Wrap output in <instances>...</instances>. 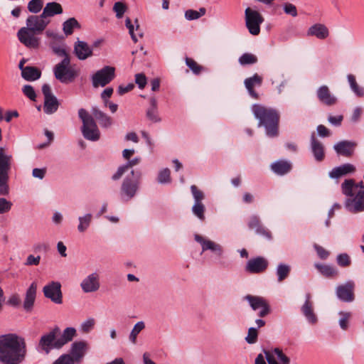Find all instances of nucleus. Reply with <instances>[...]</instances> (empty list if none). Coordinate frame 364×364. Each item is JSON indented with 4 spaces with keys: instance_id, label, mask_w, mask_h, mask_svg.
I'll return each mask as SVG.
<instances>
[{
    "instance_id": "obj_1",
    "label": "nucleus",
    "mask_w": 364,
    "mask_h": 364,
    "mask_svg": "<svg viewBox=\"0 0 364 364\" xmlns=\"http://www.w3.org/2000/svg\"><path fill=\"white\" fill-rule=\"evenodd\" d=\"M26 355V345L23 338L16 333L0 336V363L20 364Z\"/></svg>"
},
{
    "instance_id": "obj_2",
    "label": "nucleus",
    "mask_w": 364,
    "mask_h": 364,
    "mask_svg": "<svg viewBox=\"0 0 364 364\" xmlns=\"http://www.w3.org/2000/svg\"><path fill=\"white\" fill-rule=\"evenodd\" d=\"M50 20L43 14L29 16L26 19V26L20 28L17 33L19 41L29 48H37L40 44V38L36 36L43 33Z\"/></svg>"
},
{
    "instance_id": "obj_3",
    "label": "nucleus",
    "mask_w": 364,
    "mask_h": 364,
    "mask_svg": "<svg viewBox=\"0 0 364 364\" xmlns=\"http://www.w3.org/2000/svg\"><path fill=\"white\" fill-rule=\"evenodd\" d=\"M55 77L62 83L73 82L78 75V71L70 65V56L63 59L53 68Z\"/></svg>"
},
{
    "instance_id": "obj_4",
    "label": "nucleus",
    "mask_w": 364,
    "mask_h": 364,
    "mask_svg": "<svg viewBox=\"0 0 364 364\" xmlns=\"http://www.w3.org/2000/svg\"><path fill=\"white\" fill-rule=\"evenodd\" d=\"M12 156L6 154L3 149H0V195L7 196L9 193V171L11 166Z\"/></svg>"
},
{
    "instance_id": "obj_5",
    "label": "nucleus",
    "mask_w": 364,
    "mask_h": 364,
    "mask_svg": "<svg viewBox=\"0 0 364 364\" xmlns=\"http://www.w3.org/2000/svg\"><path fill=\"white\" fill-rule=\"evenodd\" d=\"M131 173L132 178L127 176L121 186L120 196L124 201L131 200L135 196L139 188L141 173L137 172L135 174L134 171H132Z\"/></svg>"
},
{
    "instance_id": "obj_6",
    "label": "nucleus",
    "mask_w": 364,
    "mask_h": 364,
    "mask_svg": "<svg viewBox=\"0 0 364 364\" xmlns=\"http://www.w3.org/2000/svg\"><path fill=\"white\" fill-rule=\"evenodd\" d=\"M245 25L248 31L253 36H257L260 33V25L264 22V18L261 14L250 7L245 11Z\"/></svg>"
},
{
    "instance_id": "obj_7",
    "label": "nucleus",
    "mask_w": 364,
    "mask_h": 364,
    "mask_svg": "<svg viewBox=\"0 0 364 364\" xmlns=\"http://www.w3.org/2000/svg\"><path fill=\"white\" fill-rule=\"evenodd\" d=\"M115 68L109 65L103 67L92 76V84L94 87H105L114 79Z\"/></svg>"
},
{
    "instance_id": "obj_8",
    "label": "nucleus",
    "mask_w": 364,
    "mask_h": 364,
    "mask_svg": "<svg viewBox=\"0 0 364 364\" xmlns=\"http://www.w3.org/2000/svg\"><path fill=\"white\" fill-rule=\"evenodd\" d=\"M82 122V133L83 136L90 141H97L100 139V132L97 129L92 115H80Z\"/></svg>"
},
{
    "instance_id": "obj_9",
    "label": "nucleus",
    "mask_w": 364,
    "mask_h": 364,
    "mask_svg": "<svg viewBox=\"0 0 364 364\" xmlns=\"http://www.w3.org/2000/svg\"><path fill=\"white\" fill-rule=\"evenodd\" d=\"M191 191L194 199L192 212L198 219L204 220L205 207L202 201L205 198V194L195 185L191 186Z\"/></svg>"
},
{
    "instance_id": "obj_10",
    "label": "nucleus",
    "mask_w": 364,
    "mask_h": 364,
    "mask_svg": "<svg viewBox=\"0 0 364 364\" xmlns=\"http://www.w3.org/2000/svg\"><path fill=\"white\" fill-rule=\"evenodd\" d=\"M244 299L248 301L253 311L259 310L258 316L259 317H264L270 313L269 304L263 297L248 294Z\"/></svg>"
},
{
    "instance_id": "obj_11",
    "label": "nucleus",
    "mask_w": 364,
    "mask_h": 364,
    "mask_svg": "<svg viewBox=\"0 0 364 364\" xmlns=\"http://www.w3.org/2000/svg\"><path fill=\"white\" fill-rule=\"evenodd\" d=\"M42 92L44 95V111L50 114L55 112L60 103L52 93L50 86L48 84H44L42 86Z\"/></svg>"
},
{
    "instance_id": "obj_12",
    "label": "nucleus",
    "mask_w": 364,
    "mask_h": 364,
    "mask_svg": "<svg viewBox=\"0 0 364 364\" xmlns=\"http://www.w3.org/2000/svg\"><path fill=\"white\" fill-rule=\"evenodd\" d=\"M44 296L53 302L60 304L63 302L61 284L58 282H51L43 288Z\"/></svg>"
},
{
    "instance_id": "obj_13",
    "label": "nucleus",
    "mask_w": 364,
    "mask_h": 364,
    "mask_svg": "<svg viewBox=\"0 0 364 364\" xmlns=\"http://www.w3.org/2000/svg\"><path fill=\"white\" fill-rule=\"evenodd\" d=\"M268 265V260L259 256L249 259L246 263L245 270L250 274H260L267 269Z\"/></svg>"
},
{
    "instance_id": "obj_14",
    "label": "nucleus",
    "mask_w": 364,
    "mask_h": 364,
    "mask_svg": "<svg viewBox=\"0 0 364 364\" xmlns=\"http://www.w3.org/2000/svg\"><path fill=\"white\" fill-rule=\"evenodd\" d=\"M346 207L351 213L364 211V190H358L346 200Z\"/></svg>"
},
{
    "instance_id": "obj_15",
    "label": "nucleus",
    "mask_w": 364,
    "mask_h": 364,
    "mask_svg": "<svg viewBox=\"0 0 364 364\" xmlns=\"http://www.w3.org/2000/svg\"><path fill=\"white\" fill-rule=\"evenodd\" d=\"M259 120V125H263L269 136H274L277 134L278 115H256Z\"/></svg>"
},
{
    "instance_id": "obj_16",
    "label": "nucleus",
    "mask_w": 364,
    "mask_h": 364,
    "mask_svg": "<svg viewBox=\"0 0 364 364\" xmlns=\"http://www.w3.org/2000/svg\"><path fill=\"white\" fill-rule=\"evenodd\" d=\"M89 349V344L85 341H75L71 344L70 355L75 363H80Z\"/></svg>"
},
{
    "instance_id": "obj_17",
    "label": "nucleus",
    "mask_w": 364,
    "mask_h": 364,
    "mask_svg": "<svg viewBox=\"0 0 364 364\" xmlns=\"http://www.w3.org/2000/svg\"><path fill=\"white\" fill-rule=\"evenodd\" d=\"M59 332L60 328L58 327H55L50 332L43 335L39 341V347L46 353L48 354L52 349L55 348V343L57 340L55 339V337Z\"/></svg>"
},
{
    "instance_id": "obj_18",
    "label": "nucleus",
    "mask_w": 364,
    "mask_h": 364,
    "mask_svg": "<svg viewBox=\"0 0 364 364\" xmlns=\"http://www.w3.org/2000/svg\"><path fill=\"white\" fill-rule=\"evenodd\" d=\"M356 146V142L343 140L335 144L333 149L338 155L350 157L353 154Z\"/></svg>"
},
{
    "instance_id": "obj_19",
    "label": "nucleus",
    "mask_w": 364,
    "mask_h": 364,
    "mask_svg": "<svg viewBox=\"0 0 364 364\" xmlns=\"http://www.w3.org/2000/svg\"><path fill=\"white\" fill-rule=\"evenodd\" d=\"M195 240L201 245L203 252L210 250L217 256H222L223 251L222 247L219 244L212 240L205 239L202 236L197 234L195 235Z\"/></svg>"
},
{
    "instance_id": "obj_20",
    "label": "nucleus",
    "mask_w": 364,
    "mask_h": 364,
    "mask_svg": "<svg viewBox=\"0 0 364 364\" xmlns=\"http://www.w3.org/2000/svg\"><path fill=\"white\" fill-rule=\"evenodd\" d=\"M74 53L80 60H85L92 56V48L85 42L77 40L74 44Z\"/></svg>"
},
{
    "instance_id": "obj_21",
    "label": "nucleus",
    "mask_w": 364,
    "mask_h": 364,
    "mask_svg": "<svg viewBox=\"0 0 364 364\" xmlns=\"http://www.w3.org/2000/svg\"><path fill=\"white\" fill-rule=\"evenodd\" d=\"M320 102L326 106H333L337 103V98L331 92L326 85L321 86L316 92Z\"/></svg>"
},
{
    "instance_id": "obj_22",
    "label": "nucleus",
    "mask_w": 364,
    "mask_h": 364,
    "mask_svg": "<svg viewBox=\"0 0 364 364\" xmlns=\"http://www.w3.org/2000/svg\"><path fill=\"white\" fill-rule=\"evenodd\" d=\"M81 288L85 293L94 292L99 289V276L97 273H92L81 282Z\"/></svg>"
},
{
    "instance_id": "obj_23",
    "label": "nucleus",
    "mask_w": 364,
    "mask_h": 364,
    "mask_svg": "<svg viewBox=\"0 0 364 364\" xmlns=\"http://www.w3.org/2000/svg\"><path fill=\"white\" fill-rule=\"evenodd\" d=\"M36 292L37 284L36 282H33L27 289L24 296L23 306L26 311H32L36 298Z\"/></svg>"
},
{
    "instance_id": "obj_24",
    "label": "nucleus",
    "mask_w": 364,
    "mask_h": 364,
    "mask_svg": "<svg viewBox=\"0 0 364 364\" xmlns=\"http://www.w3.org/2000/svg\"><path fill=\"white\" fill-rule=\"evenodd\" d=\"M364 190V183L360 181L358 183H355L354 180L347 179L343 181L341 184L342 193L348 197H353L354 193H356L358 190Z\"/></svg>"
},
{
    "instance_id": "obj_25",
    "label": "nucleus",
    "mask_w": 364,
    "mask_h": 364,
    "mask_svg": "<svg viewBox=\"0 0 364 364\" xmlns=\"http://www.w3.org/2000/svg\"><path fill=\"white\" fill-rule=\"evenodd\" d=\"M306 35L307 36H315L320 40H324L329 36V31L324 24L315 23L309 28Z\"/></svg>"
},
{
    "instance_id": "obj_26",
    "label": "nucleus",
    "mask_w": 364,
    "mask_h": 364,
    "mask_svg": "<svg viewBox=\"0 0 364 364\" xmlns=\"http://www.w3.org/2000/svg\"><path fill=\"white\" fill-rule=\"evenodd\" d=\"M77 336V331L73 327L65 328L59 338L55 341L56 349L61 348L63 346L71 341Z\"/></svg>"
},
{
    "instance_id": "obj_27",
    "label": "nucleus",
    "mask_w": 364,
    "mask_h": 364,
    "mask_svg": "<svg viewBox=\"0 0 364 364\" xmlns=\"http://www.w3.org/2000/svg\"><path fill=\"white\" fill-rule=\"evenodd\" d=\"M355 171L354 165L347 163L341 166L333 168L328 173L329 177L331 178H338L342 176H346L349 173H353Z\"/></svg>"
},
{
    "instance_id": "obj_28",
    "label": "nucleus",
    "mask_w": 364,
    "mask_h": 364,
    "mask_svg": "<svg viewBox=\"0 0 364 364\" xmlns=\"http://www.w3.org/2000/svg\"><path fill=\"white\" fill-rule=\"evenodd\" d=\"M337 296L342 301L350 302L353 300V285L347 283L345 285L338 286L336 289Z\"/></svg>"
},
{
    "instance_id": "obj_29",
    "label": "nucleus",
    "mask_w": 364,
    "mask_h": 364,
    "mask_svg": "<svg viewBox=\"0 0 364 364\" xmlns=\"http://www.w3.org/2000/svg\"><path fill=\"white\" fill-rule=\"evenodd\" d=\"M262 82V77L257 74H255L252 77L245 80V87L252 97L255 99L258 98V94L254 90V87L261 86Z\"/></svg>"
},
{
    "instance_id": "obj_30",
    "label": "nucleus",
    "mask_w": 364,
    "mask_h": 364,
    "mask_svg": "<svg viewBox=\"0 0 364 364\" xmlns=\"http://www.w3.org/2000/svg\"><path fill=\"white\" fill-rule=\"evenodd\" d=\"M310 294H306V301L301 307V311L308 321L312 324L317 322V317L314 312L312 303L310 301Z\"/></svg>"
},
{
    "instance_id": "obj_31",
    "label": "nucleus",
    "mask_w": 364,
    "mask_h": 364,
    "mask_svg": "<svg viewBox=\"0 0 364 364\" xmlns=\"http://www.w3.org/2000/svg\"><path fill=\"white\" fill-rule=\"evenodd\" d=\"M272 171L279 176H283L291 170L292 166L290 161L287 160H278L270 166Z\"/></svg>"
},
{
    "instance_id": "obj_32",
    "label": "nucleus",
    "mask_w": 364,
    "mask_h": 364,
    "mask_svg": "<svg viewBox=\"0 0 364 364\" xmlns=\"http://www.w3.org/2000/svg\"><path fill=\"white\" fill-rule=\"evenodd\" d=\"M63 13V8L59 3L49 2L46 4L43 10V15L48 19V17H52L57 14Z\"/></svg>"
},
{
    "instance_id": "obj_33",
    "label": "nucleus",
    "mask_w": 364,
    "mask_h": 364,
    "mask_svg": "<svg viewBox=\"0 0 364 364\" xmlns=\"http://www.w3.org/2000/svg\"><path fill=\"white\" fill-rule=\"evenodd\" d=\"M311 151L316 161H321L324 159L323 146L314 136L311 137Z\"/></svg>"
},
{
    "instance_id": "obj_34",
    "label": "nucleus",
    "mask_w": 364,
    "mask_h": 364,
    "mask_svg": "<svg viewBox=\"0 0 364 364\" xmlns=\"http://www.w3.org/2000/svg\"><path fill=\"white\" fill-rule=\"evenodd\" d=\"M80 24L75 18H69L63 23V31L66 36H70L73 33L75 28L80 29Z\"/></svg>"
},
{
    "instance_id": "obj_35",
    "label": "nucleus",
    "mask_w": 364,
    "mask_h": 364,
    "mask_svg": "<svg viewBox=\"0 0 364 364\" xmlns=\"http://www.w3.org/2000/svg\"><path fill=\"white\" fill-rule=\"evenodd\" d=\"M41 75V70L32 66H26L21 75L22 77L27 81L36 80L40 78Z\"/></svg>"
},
{
    "instance_id": "obj_36",
    "label": "nucleus",
    "mask_w": 364,
    "mask_h": 364,
    "mask_svg": "<svg viewBox=\"0 0 364 364\" xmlns=\"http://www.w3.org/2000/svg\"><path fill=\"white\" fill-rule=\"evenodd\" d=\"M125 26L129 29V33L131 36L132 39L134 42H137L136 36L134 34V27L136 28V31H139L138 35L140 38L143 37V33L140 31V26L137 19H135L134 24L132 23L131 19L129 18H127L125 20Z\"/></svg>"
},
{
    "instance_id": "obj_37",
    "label": "nucleus",
    "mask_w": 364,
    "mask_h": 364,
    "mask_svg": "<svg viewBox=\"0 0 364 364\" xmlns=\"http://www.w3.org/2000/svg\"><path fill=\"white\" fill-rule=\"evenodd\" d=\"M315 267L326 277H333L338 274V270L333 266L316 263Z\"/></svg>"
},
{
    "instance_id": "obj_38",
    "label": "nucleus",
    "mask_w": 364,
    "mask_h": 364,
    "mask_svg": "<svg viewBox=\"0 0 364 364\" xmlns=\"http://www.w3.org/2000/svg\"><path fill=\"white\" fill-rule=\"evenodd\" d=\"M49 46L58 56L63 58L65 56H70L65 48V46L63 43V41H50Z\"/></svg>"
},
{
    "instance_id": "obj_39",
    "label": "nucleus",
    "mask_w": 364,
    "mask_h": 364,
    "mask_svg": "<svg viewBox=\"0 0 364 364\" xmlns=\"http://www.w3.org/2000/svg\"><path fill=\"white\" fill-rule=\"evenodd\" d=\"M348 81L349 82V85L350 86V88L352 91L359 97H362L364 95V89L359 86L356 82L355 77L352 75L349 74L347 76Z\"/></svg>"
},
{
    "instance_id": "obj_40",
    "label": "nucleus",
    "mask_w": 364,
    "mask_h": 364,
    "mask_svg": "<svg viewBox=\"0 0 364 364\" xmlns=\"http://www.w3.org/2000/svg\"><path fill=\"white\" fill-rule=\"evenodd\" d=\"M92 216L90 213H87L83 216L79 217V225L77 226V230L80 232H84L89 228L92 221Z\"/></svg>"
},
{
    "instance_id": "obj_41",
    "label": "nucleus",
    "mask_w": 364,
    "mask_h": 364,
    "mask_svg": "<svg viewBox=\"0 0 364 364\" xmlns=\"http://www.w3.org/2000/svg\"><path fill=\"white\" fill-rule=\"evenodd\" d=\"M145 328V323L144 321H141L137 322L133 327L132 330L131 331V333L129 334V338L130 341L133 344H136V338L138 334Z\"/></svg>"
},
{
    "instance_id": "obj_42",
    "label": "nucleus",
    "mask_w": 364,
    "mask_h": 364,
    "mask_svg": "<svg viewBox=\"0 0 364 364\" xmlns=\"http://www.w3.org/2000/svg\"><path fill=\"white\" fill-rule=\"evenodd\" d=\"M257 62V58L255 55L250 53L242 54L239 58V63L242 65H252Z\"/></svg>"
},
{
    "instance_id": "obj_43",
    "label": "nucleus",
    "mask_w": 364,
    "mask_h": 364,
    "mask_svg": "<svg viewBox=\"0 0 364 364\" xmlns=\"http://www.w3.org/2000/svg\"><path fill=\"white\" fill-rule=\"evenodd\" d=\"M290 272V267L285 264H279L277 268V274L278 281L282 282L285 279Z\"/></svg>"
},
{
    "instance_id": "obj_44",
    "label": "nucleus",
    "mask_w": 364,
    "mask_h": 364,
    "mask_svg": "<svg viewBox=\"0 0 364 364\" xmlns=\"http://www.w3.org/2000/svg\"><path fill=\"white\" fill-rule=\"evenodd\" d=\"M205 14V9L200 8L199 11L192 9L187 10L185 13V17L187 20L192 21L199 18Z\"/></svg>"
},
{
    "instance_id": "obj_45",
    "label": "nucleus",
    "mask_w": 364,
    "mask_h": 364,
    "mask_svg": "<svg viewBox=\"0 0 364 364\" xmlns=\"http://www.w3.org/2000/svg\"><path fill=\"white\" fill-rule=\"evenodd\" d=\"M186 64L196 75L200 74L204 70L203 66L198 65L193 59L190 58H186Z\"/></svg>"
},
{
    "instance_id": "obj_46",
    "label": "nucleus",
    "mask_w": 364,
    "mask_h": 364,
    "mask_svg": "<svg viewBox=\"0 0 364 364\" xmlns=\"http://www.w3.org/2000/svg\"><path fill=\"white\" fill-rule=\"evenodd\" d=\"M338 314L341 316L338 321L339 326L343 330H346L348 328L351 314L350 312L340 311Z\"/></svg>"
},
{
    "instance_id": "obj_47",
    "label": "nucleus",
    "mask_w": 364,
    "mask_h": 364,
    "mask_svg": "<svg viewBox=\"0 0 364 364\" xmlns=\"http://www.w3.org/2000/svg\"><path fill=\"white\" fill-rule=\"evenodd\" d=\"M43 5L42 0H31L28 4V9L31 13L37 14L42 9Z\"/></svg>"
},
{
    "instance_id": "obj_48",
    "label": "nucleus",
    "mask_w": 364,
    "mask_h": 364,
    "mask_svg": "<svg viewBox=\"0 0 364 364\" xmlns=\"http://www.w3.org/2000/svg\"><path fill=\"white\" fill-rule=\"evenodd\" d=\"M253 114H276V112L259 104H255L252 107Z\"/></svg>"
},
{
    "instance_id": "obj_49",
    "label": "nucleus",
    "mask_w": 364,
    "mask_h": 364,
    "mask_svg": "<svg viewBox=\"0 0 364 364\" xmlns=\"http://www.w3.org/2000/svg\"><path fill=\"white\" fill-rule=\"evenodd\" d=\"M95 324V321L94 318H87L80 324V330L85 333H89L94 328Z\"/></svg>"
},
{
    "instance_id": "obj_50",
    "label": "nucleus",
    "mask_w": 364,
    "mask_h": 364,
    "mask_svg": "<svg viewBox=\"0 0 364 364\" xmlns=\"http://www.w3.org/2000/svg\"><path fill=\"white\" fill-rule=\"evenodd\" d=\"M258 332L256 328L250 327L248 329L247 335L245 337V341L249 344L255 343L257 341Z\"/></svg>"
},
{
    "instance_id": "obj_51",
    "label": "nucleus",
    "mask_w": 364,
    "mask_h": 364,
    "mask_svg": "<svg viewBox=\"0 0 364 364\" xmlns=\"http://www.w3.org/2000/svg\"><path fill=\"white\" fill-rule=\"evenodd\" d=\"M336 262L339 266L343 267H348L351 263L350 258L346 253L338 255L336 258Z\"/></svg>"
},
{
    "instance_id": "obj_52",
    "label": "nucleus",
    "mask_w": 364,
    "mask_h": 364,
    "mask_svg": "<svg viewBox=\"0 0 364 364\" xmlns=\"http://www.w3.org/2000/svg\"><path fill=\"white\" fill-rule=\"evenodd\" d=\"M170 170L168 168H164L161 170L158 176V181L160 183H167L171 182Z\"/></svg>"
},
{
    "instance_id": "obj_53",
    "label": "nucleus",
    "mask_w": 364,
    "mask_h": 364,
    "mask_svg": "<svg viewBox=\"0 0 364 364\" xmlns=\"http://www.w3.org/2000/svg\"><path fill=\"white\" fill-rule=\"evenodd\" d=\"M113 10L116 13L117 18H121L127 10V6L122 2L117 1L114 4Z\"/></svg>"
},
{
    "instance_id": "obj_54",
    "label": "nucleus",
    "mask_w": 364,
    "mask_h": 364,
    "mask_svg": "<svg viewBox=\"0 0 364 364\" xmlns=\"http://www.w3.org/2000/svg\"><path fill=\"white\" fill-rule=\"evenodd\" d=\"M23 93L31 101H36V94L34 88L30 85H26L22 88Z\"/></svg>"
},
{
    "instance_id": "obj_55",
    "label": "nucleus",
    "mask_w": 364,
    "mask_h": 364,
    "mask_svg": "<svg viewBox=\"0 0 364 364\" xmlns=\"http://www.w3.org/2000/svg\"><path fill=\"white\" fill-rule=\"evenodd\" d=\"M12 207V203L4 198H0V214L8 213Z\"/></svg>"
},
{
    "instance_id": "obj_56",
    "label": "nucleus",
    "mask_w": 364,
    "mask_h": 364,
    "mask_svg": "<svg viewBox=\"0 0 364 364\" xmlns=\"http://www.w3.org/2000/svg\"><path fill=\"white\" fill-rule=\"evenodd\" d=\"M75 362L68 354L60 356L53 364H74Z\"/></svg>"
},
{
    "instance_id": "obj_57",
    "label": "nucleus",
    "mask_w": 364,
    "mask_h": 364,
    "mask_svg": "<svg viewBox=\"0 0 364 364\" xmlns=\"http://www.w3.org/2000/svg\"><path fill=\"white\" fill-rule=\"evenodd\" d=\"M274 353L277 356V358L279 360V361L283 363H289L290 359L283 353L282 350L278 348H274L273 350Z\"/></svg>"
},
{
    "instance_id": "obj_58",
    "label": "nucleus",
    "mask_w": 364,
    "mask_h": 364,
    "mask_svg": "<svg viewBox=\"0 0 364 364\" xmlns=\"http://www.w3.org/2000/svg\"><path fill=\"white\" fill-rule=\"evenodd\" d=\"M46 36L47 38H50V41H63L64 39L63 36L51 30H47L46 31Z\"/></svg>"
},
{
    "instance_id": "obj_59",
    "label": "nucleus",
    "mask_w": 364,
    "mask_h": 364,
    "mask_svg": "<svg viewBox=\"0 0 364 364\" xmlns=\"http://www.w3.org/2000/svg\"><path fill=\"white\" fill-rule=\"evenodd\" d=\"M314 247L316 250L318 256L321 259H326L329 256V252L324 249L323 247L315 244Z\"/></svg>"
},
{
    "instance_id": "obj_60",
    "label": "nucleus",
    "mask_w": 364,
    "mask_h": 364,
    "mask_svg": "<svg viewBox=\"0 0 364 364\" xmlns=\"http://www.w3.org/2000/svg\"><path fill=\"white\" fill-rule=\"evenodd\" d=\"M260 226L261 224L258 217L255 215L251 216L248 222V227L250 229H253L256 231V230L258 229Z\"/></svg>"
},
{
    "instance_id": "obj_61",
    "label": "nucleus",
    "mask_w": 364,
    "mask_h": 364,
    "mask_svg": "<svg viewBox=\"0 0 364 364\" xmlns=\"http://www.w3.org/2000/svg\"><path fill=\"white\" fill-rule=\"evenodd\" d=\"M97 120L101 126H102L104 127H107L108 126H109L111 124V123H112L111 119L108 115H97Z\"/></svg>"
},
{
    "instance_id": "obj_62",
    "label": "nucleus",
    "mask_w": 364,
    "mask_h": 364,
    "mask_svg": "<svg viewBox=\"0 0 364 364\" xmlns=\"http://www.w3.org/2000/svg\"><path fill=\"white\" fill-rule=\"evenodd\" d=\"M135 82L140 89H143L146 84V76L142 73H138L135 75Z\"/></svg>"
},
{
    "instance_id": "obj_63",
    "label": "nucleus",
    "mask_w": 364,
    "mask_h": 364,
    "mask_svg": "<svg viewBox=\"0 0 364 364\" xmlns=\"http://www.w3.org/2000/svg\"><path fill=\"white\" fill-rule=\"evenodd\" d=\"M284 12L287 14H290L292 16L295 17L297 16V10L294 5L290 3H287L284 7Z\"/></svg>"
},
{
    "instance_id": "obj_64",
    "label": "nucleus",
    "mask_w": 364,
    "mask_h": 364,
    "mask_svg": "<svg viewBox=\"0 0 364 364\" xmlns=\"http://www.w3.org/2000/svg\"><path fill=\"white\" fill-rule=\"evenodd\" d=\"M46 171H47L46 168H33L32 171V176L34 178L42 180L45 177Z\"/></svg>"
}]
</instances>
